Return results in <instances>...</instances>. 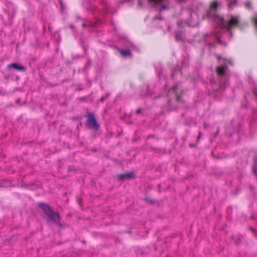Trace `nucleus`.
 I'll list each match as a JSON object with an SVG mask.
<instances>
[{
	"instance_id": "obj_1",
	"label": "nucleus",
	"mask_w": 257,
	"mask_h": 257,
	"mask_svg": "<svg viewBox=\"0 0 257 257\" xmlns=\"http://www.w3.org/2000/svg\"><path fill=\"white\" fill-rule=\"evenodd\" d=\"M87 125L90 128L97 130L99 128V124L97 123L96 120L94 117V115L90 113L87 115Z\"/></svg>"
},
{
	"instance_id": "obj_2",
	"label": "nucleus",
	"mask_w": 257,
	"mask_h": 257,
	"mask_svg": "<svg viewBox=\"0 0 257 257\" xmlns=\"http://www.w3.org/2000/svg\"><path fill=\"white\" fill-rule=\"evenodd\" d=\"M239 18L237 16H231L229 21H227L224 23V26L227 30L230 31L235 27L239 25Z\"/></svg>"
},
{
	"instance_id": "obj_3",
	"label": "nucleus",
	"mask_w": 257,
	"mask_h": 257,
	"mask_svg": "<svg viewBox=\"0 0 257 257\" xmlns=\"http://www.w3.org/2000/svg\"><path fill=\"white\" fill-rule=\"evenodd\" d=\"M49 219L56 223L59 222V215L58 213L51 210L47 215Z\"/></svg>"
},
{
	"instance_id": "obj_4",
	"label": "nucleus",
	"mask_w": 257,
	"mask_h": 257,
	"mask_svg": "<svg viewBox=\"0 0 257 257\" xmlns=\"http://www.w3.org/2000/svg\"><path fill=\"white\" fill-rule=\"evenodd\" d=\"M14 68L20 71H25L26 70V68L20 64L18 63H11L8 65V68Z\"/></svg>"
},
{
	"instance_id": "obj_5",
	"label": "nucleus",
	"mask_w": 257,
	"mask_h": 257,
	"mask_svg": "<svg viewBox=\"0 0 257 257\" xmlns=\"http://www.w3.org/2000/svg\"><path fill=\"white\" fill-rule=\"evenodd\" d=\"M38 205L40 207L43 209L44 212L46 215H47L52 210L50 207L46 204L40 203Z\"/></svg>"
},
{
	"instance_id": "obj_6",
	"label": "nucleus",
	"mask_w": 257,
	"mask_h": 257,
	"mask_svg": "<svg viewBox=\"0 0 257 257\" xmlns=\"http://www.w3.org/2000/svg\"><path fill=\"white\" fill-rule=\"evenodd\" d=\"M227 68L226 66H222L216 68V73L219 76H223L225 74V70Z\"/></svg>"
},
{
	"instance_id": "obj_7",
	"label": "nucleus",
	"mask_w": 257,
	"mask_h": 257,
	"mask_svg": "<svg viewBox=\"0 0 257 257\" xmlns=\"http://www.w3.org/2000/svg\"><path fill=\"white\" fill-rule=\"evenodd\" d=\"M133 176V173H125L122 174H119L117 175V177L120 180H124L125 179L132 178Z\"/></svg>"
},
{
	"instance_id": "obj_8",
	"label": "nucleus",
	"mask_w": 257,
	"mask_h": 257,
	"mask_svg": "<svg viewBox=\"0 0 257 257\" xmlns=\"http://www.w3.org/2000/svg\"><path fill=\"white\" fill-rule=\"evenodd\" d=\"M217 6H218V4L216 2H213L210 4V10L209 14H208L209 17H212V16L211 15V12L212 11H213L215 12L217 8Z\"/></svg>"
},
{
	"instance_id": "obj_9",
	"label": "nucleus",
	"mask_w": 257,
	"mask_h": 257,
	"mask_svg": "<svg viewBox=\"0 0 257 257\" xmlns=\"http://www.w3.org/2000/svg\"><path fill=\"white\" fill-rule=\"evenodd\" d=\"M178 89V86L177 85H175V86H173L172 88V90L173 92H175V94H176V100L177 101H180V95H179L178 92H177V90Z\"/></svg>"
},
{
	"instance_id": "obj_10",
	"label": "nucleus",
	"mask_w": 257,
	"mask_h": 257,
	"mask_svg": "<svg viewBox=\"0 0 257 257\" xmlns=\"http://www.w3.org/2000/svg\"><path fill=\"white\" fill-rule=\"evenodd\" d=\"M119 52L121 55L123 56H128L131 55V53L130 50H123L120 49L119 50Z\"/></svg>"
},
{
	"instance_id": "obj_11",
	"label": "nucleus",
	"mask_w": 257,
	"mask_h": 257,
	"mask_svg": "<svg viewBox=\"0 0 257 257\" xmlns=\"http://www.w3.org/2000/svg\"><path fill=\"white\" fill-rule=\"evenodd\" d=\"M236 2H237L236 0H233V1H229V4H228V8L229 9H232L233 6L236 5Z\"/></svg>"
},
{
	"instance_id": "obj_12",
	"label": "nucleus",
	"mask_w": 257,
	"mask_h": 257,
	"mask_svg": "<svg viewBox=\"0 0 257 257\" xmlns=\"http://www.w3.org/2000/svg\"><path fill=\"white\" fill-rule=\"evenodd\" d=\"M252 21L254 23L255 26L257 29V16H255L252 17Z\"/></svg>"
},
{
	"instance_id": "obj_13",
	"label": "nucleus",
	"mask_w": 257,
	"mask_h": 257,
	"mask_svg": "<svg viewBox=\"0 0 257 257\" xmlns=\"http://www.w3.org/2000/svg\"><path fill=\"white\" fill-rule=\"evenodd\" d=\"M245 7L246 8L250 9L251 8V3L249 1H247L245 3Z\"/></svg>"
},
{
	"instance_id": "obj_14",
	"label": "nucleus",
	"mask_w": 257,
	"mask_h": 257,
	"mask_svg": "<svg viewBox=\"0 0 257 257\" xmlns=\"http://www.w3.org/2000/svg\"><path fill=\"white\" fill-rule=\"evenodd\" d=\"M151 2H153L155 3L158 4L162 2V0H149Z\"/></svg>"
},
{
	"instance_id": "obj_15",
	"label": "nucleus",
	"mask_w": 257,
	"mask_h": 257,
	"mask_svg": "<svg viewBox=\"0 0 257 257\" xmlns=\"http://www.w3.org/2000/svg\"><path fill=\"white\" fill-rule=\"evenodd\" d=\"M166 9V6H165L164 5H162L161 7L160 11L164 10H165Z\"/></svg>"
},
{
	"instance_id": "obj_16",
	"label": "nucleus",
	"mask_w": 257,
	"mask_h": 257,
	"mask_svg": "<svg viewBox=\"0 0 257 257\" xmlns=\"http://www.w3.org/2000/svg\"><path fill=\"white\" fill-rule=\"evenodd\" d=\"M140 109H138L137 110V111H136V112H137V113H140Z\"/></svg>"
},
{
	"instance_id": "obj_17",
	"label": "nucleus",
	"mask_w": 257,
	"mask_h": 257,
	"mask_svg": "<svg viewBox=\"0 0 257 257\" xmlns=\"http://www.w3.org/2000/svg\"><path fill=\"white\" fill-rule=\"evenodd\" d=\"M201 137V133L200 132L198 136V138H199Z\"/></svg>"
},
{
	"instance_id": "obj_18",
	"label": "nucleus",
	"mask_w": 257,
	"mask_h": 257,
	"mask_svg": "<svg viewBox=\"0 0 257 257\" xmlns=\"http://www.w3.org/2000/svg\"><path fill=\"white\" fill-rule=\"evenodd\" d=\"M217 58H218V59L219 60L221 59V57H220V56H218V57H217Z\"/></svg>"
},
{
	"instance_id": "obj_19",
	"label": "nucleus",
	"mask_w": 257,
	"mask_h": 257,
	"mask_svg": "<svg viewBox=\"0 0 257 257\" xmlns=\"http://www.w3.org/2000/svg\"><path fill=\"white\" fill-rule=\"evenodd\" d=\"M82 26H83V27H85V24H83V25H82Z\"/></svg>"
}]
</instances>
